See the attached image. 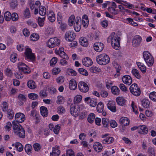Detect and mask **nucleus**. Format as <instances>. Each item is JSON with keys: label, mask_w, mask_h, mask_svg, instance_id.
Masks as SVG:
<instances>
[{"label": "nucleus", "mask_w": 156, "mask_h": 156, "mask_svg": "<svg viewBox=\"0 0 156 156\" xmlns=\"http://www.w3.org/2000/svg\"><path fill=\"white\" fill-rule=\"evenodd\" d=\"M11 14L10 12H6L4 14V18L5 20L7 21H10L11 19Z\"/></svg>", "instance_id": "nucleus-47"}, {"label": "nucleus", "mask_w": 156, "mask_h": 156, "mask_svg": "<svg viewBox=\"0 0 156 156\" xmlns=\"http://www.w3.org/2000/svg\"><path fill=\"white\" fill-rule=\"evenodd\" d=\"M110 126L113 128H115L117 126V123L114 120H110Z\"/></svg>", "instance_id": "nucleus-61"}, {"label": "nucleus", "mask_w": 156, "mask_h": 156, "mask_svg": "<svg viewBox=\"0 0 156 156\" xmlns=\"http://www.w3.org/2000/svg\"><path fill=\"white\" fill-rule=\"evenodd\" d=\"M119 122L121 124L124 126H126L129 125V121L127 117H122L120 119Z\"/></svg>", "instance_id": "nucleus-22"}, {"label": "nucleus", "mask_w": 156, "mask_h": 156, "mask_svg": "<svg viewBox=\"0 0 156 156\" xmlns=\"http://www.w3.org/2000/svg\"><path fill=\"white\" fill-rule=\"evenodd\" d=\"M94 150L97 152L101 151L102 148V145L100 143L96 142L94 143L93 145Z\"/></svg>", "instance_id": "nucleus-23"}, {"label": "nucleus", "mask_w": 156, "mask_h": 156, "mask_svg": "<svg viewBox=\"0 0 156 156\" xmlns=\"http://www.w3.org/2000/svg\"><path fill=\"white\" fill-rule=\"evenodd\" d=\"M78 87L80 90L82 92L86 93L89 90V87L87 84L83 81L80 82Z\"/></svg>", "instance_id": "nucleus-8"}, {"label": "nucleus", "mask_w": 156, "mask_h": 156, "mask_svg": "<svg viewBox=\"0 0 156 156\" xmlns=\"http://www.w3.org/2000/svg\"><path fill=\"white\" fill-rule=\"evenodd\" d=\"M129 90L131 93L135 96H138L140 94V89L136 83L132 84L130 87Z\"/></svg>", "instance_id": "nucleus-6"}, {"label": "nucleus", "mask_w": 156, "mask_h": 156, "mask_svg": "<svg viewBox=\"0 0 156 156\" xmlns=\"http://www.w3.org/2000/svg\"><path fill=\"white\" fill-rule=\"evenodd\" d=\"M124 2L125 3L122 4V5L127 8L131 9H133L134 8L135 6L133 5L130 4L126 1Z\"/></svg>", "instance_id": "nucleus-49"}, {"label": "nucleus", "mask_w": 156, "mask_h": 156, "mask_svg": "<svg viewBox=\"0 0 156 156\" xmlns=\"http://www.w3.org/2000/svg\"><path fill=\"white\" fill-rule=\"evenodd\" d=\"M40 111L41 115L44 117L48 115V110L44 106H41L40 108Z\"/></svg>", "instance_id": "nucleus-28"}, {"label": "nucleus", "mask_w": 156, "mask_h": 156, "mask_svg": "<svg viewBox=\"0 0 156 156\" xmlns=\"http://www.w3.org/2000/svg\"><path fill=\"white\" fill-rule=\"evenodd\" d=\"M82 97L80 95H78L75 97L74 101L75 103H78L80 102L82 100Z\"/></svg>", "instance_id": "nucleus-62"}, {"label": "nucleus", "mask_w": 156, "mask_h": 156, "mask_svg": "<svg viewBox=\"0 0 156 156\" xmlns=\"http://www.w3.org/2000/svg\"><path fill=\"white\" fill-rule=\"evenodd\" d=\"M80 41L81 45L84 47H86L88 45L87 40L84 37H82L80 38Z\"/></svg>", "instance_id": "nucleus-29"}, {"label": "nucleus", "mask_w": 156, "mask_h": 156, "mask_svg": "<svg viewBox=\"0 0 156 156\" xmlns=\"http://www.w3.org/2000/svg\"><path fill=\"white\" fill-rule=\"evenodd\" d=\"M108 108L112 112H115L116 111L115 103L112 101H109L107 104Z\"/></svg>", "instance_id": "nucleus-16"}, {"label": "nucleus", "mask_w": 156, "mask_h": 156, "mask_svg": "<svg viewBox=\"0 0 156 156\" xmlns=\"http://www.w3.org/2000/svg\"><path fill=\"white\" fill-rule=\"evenodd\" d=\"M94 49L98 52L101 51L104 48V45L101 42H96L94 45Z\"/></svg>", "instance_id": "nucleus-13"}, {"label": "nucleus", "mask_w": 156, "mask_h": 156, "mask_svg": "<svg viewBox=\"0 0 156 156\" xmlns=\"http://www.w3.org/2000/svg\"><path fill=\"white\" fill-rule=\"evenodd\" d=\"M64 100L63 98L61 96H59L58 97V100L57 101V103L58 104H62L64 103Z\"/></svg>", "instance_id": "nucleus-60"}, {"label": "nucleus", "mask_w": 156, "mask_h": 156, "mask_svg": "<svg viewBox=\"0 0 156 156\" xmlns=\"http://www.w3.org/2000/svg\"><path fill=\"white\" fill-rule=\"evenodd\" d=\"M18 98L19 101V105H23V102H25L26 101V96L24 94H20L18 96Z\"/></svg>", "instance_id": "nucleus-24"}, {"label": "nucleus", "mask_w": 156, "mask_h": 156, "mask_svg": "<svg viewBox=\"0 0 156 156\" xmlns=\"http://www.w3.org/2000/svg\"><path fill=\"white\" fill-rule=\"evenodd\" d=\"M90 71L93 73L99 72L101 71V69L96 66H92L90 69Z\"/></svg>", "instance_id": "nucleus-55"}, {"label": "nucleus", "mask_w": 156, "mask_h": 156, "mask_svg": "<svg viewBox=\"0 0 156 156\" xmlns=\"http://www.w3.org/2000/svg\"><path fill=\"white\" fill-rule=\"evenodd\" d=\"M48 20L51 22H54L55 20V14L54 12L52 11L50 12L48 15Z\"/></svg>", "instance_id": "nucleus-27"}, {"label": "nucleus", "mask_w": 156, "mask_h": 156, "mask_svg": "<svg viewBox=\"0 0 156 156\" xmlns=\"http://www.w3.org/2000/svg\"><path fill=\"white\" fill-rule=\"evenodd\" d=\"M142 38L139 35H136L133 38L132 40V45L134 47L139 46L141 42Z\"/></svg>", "instance_id": "nucleus-9"}, {"label": "nucleus", "mask_w": 156, "mask_h": 156, "mask_svg": "<svg viewBox=\"0 0 156 156\" xmlns=\"http://www.w3.org/2000/svg\"><path fill=\"white\" fill-rule=\"evenodd\" d=\"M110 61L108 55L105 54L100 55L96 57L97 62L100 65H105L108 63Z\"/></svg>", "instance_id": "nucleus-3"}, {"label": "nucleus", "mask_w": 156, "mask_h": 156, "mask_svg": "<svg viewBox=\"0 0 156 156\" xmlns=\"http://www.w3.org/2000/svg\"><path fill=\"white\" fill-rule=\"evenodd\" d=\"M77 84L75 80L72 79L69 81V88L71 90H75L77 88Z\"/></svg>", "instance_id": "nucleus-20"}, {"label": "nucleus", "mask_w": 156, "mask_h": 156, "mask_svg": "<svg viewBox=\"0 0 156 156\" xmlns=\"http://www.w3.org/2000/svg\"><path fill=\"white\" fill-rule=\"evenodd\" d=\"M111 91L112 93L116 95H118L120 93V90L116 86H113L112 87Z\"/></svg>", "instance_id": "nucleus-33"}, {"label": "nucleus", "mask_w": 156, "mask_h": 156, "mask_svg": "<svg viewBox=\"0 0 156 156\" xmlns=\"http://www.w3.org/2000/svg\"><path fill=\"white\" fill-rule=\"evenodd\" d=\"M20 68V70L23 72L24 73L26 74L29 73L30 72L29 67L27 66L26 65V66H23V68Z\"/></svg>", "instance_id": "nucleus-42"}, {"label": "nucleus", "mask_w": 156, "mask_h": 156, "mask_svg": "<svg viewBox=\"0 0 156 156\" xmlns=\"http://www.w3.org/2000/svg\"><path fill=\"white\" fill-rule=\"evenodd\" d=\"M17 54L16 53L11 54L10 56L11 61L13 62H15L17 58Z\"/></svg>", "instance_id": "nucleus-56"}, {"label": "nucleus", "mask_w": 156, "mask_h": 156, "mask_svg": "<svg viewBox=\"0 0 156 156\" xmlns=\"http://www.w3.org/2000/svg\"><path fill=\"white\" fill-rule=\"evenodd\" d=\"M143 56L145 61L149 66H152L154 63V58L150 53L148 51H144Z\"/></svg>", "instance_id": "nucleus-4"}, {"label": "nucleus", "mask_w": 156, "mask_h": 156, "mask_svg": "<svg viewBox=\"0 0 156 156\" xmlns=\"http://www.w3.org/2000/svg\"><path fill=\"white\" fill-rule=\"evenodd\" d=\"M15 146L17 150L19 152L22 151L23 148V145L19 142L16 143L15 144Z\"/></svg>", "instance_id": "nucleus-41"}, {"label": "nucleus", "mask_w": 156, "mask_h": 156, "mask_svg": "<svg viewBox=\"0 0 156 156\" xmlns=\"http://www.w3.org/2000/svg\"><path fill=\"white\" fill-rule=\"evenodd\" d=\"M83 64L85 66L88 67L91 66L93 64L92 60L88 57H86L82 60Z\"/></svg>", "instance_id": "nucleus-17"}, {"label": "nucleus", "mask_w": 156, "mask_h": 156, "mask_svg": "<svg viewBox=\"0 0 156 156\" xmlns=\"http://www.w3.org/2000/svg\"><path fill=\"white\" fill-rule=\"evenodd\" d=\"M23 14V17L25 19H28L31 17V14L29 9L28 8H26L24 10Z\"/></svg>", "instance_id": "nucleus-26"}, {"label": "nucleus", "mask_w": 156, "mask_h": 156, "mask_svg": "<svg viewBox=\"0 0 156 156\" xmlns=\"http://www.w3.org/2000/svg\"><path fill=\"white\" fill-rule=\"evenodd\" d=\"M78 72L81 74L87 76L88 75V72L85 69L80 68L78 69Z\"/></svg>", "instance_id": "nucleus-51"}, {"label": "nucleus", "mask_w": 156, "mask_h": 156, "mask_svg": "<svg viewBox=\"0 0 156 156\" xmlns=\"http://www.w3.org/2000/svg\"><path fill=\"white\" fill-rule=\"evenodd\" d=\"M149 98L151 100L156 101V92H153L151 93L149 95Z\"/></svg>", "instance_id": "nucleus-53"}, {"label": "nucleus", "mask_w": 156, "mask_h": 156, "mask_svg": "<svg viewBox=\"0 0 156 156\" xmlns=\"http://www.w3.org/2000/svg\"><path fill=\"white\" fill-rule=\"evenodd\" d=\"M148 129L144 125L140 126L138 127V132L139 133L145 134L147 133Z\"/></svg>", "instance_id": "nucleus-18"}, {"label": "nucleus", "mask_w": 156, "mask_h": 156, "mask_svg": "<svg viewBox=\"0 0 156 156\" xmlns=\"http://www.w3.org/2000/svg\"><path fill=\"white\" fill-rule=\"evenodd\" d=\"M82 25L83 27H86L88 25L89 20L87 16L84 15L82 18Z\"/></svg>", "instance_id": "nucleus-21"}, {"label": "nucleus", "mask_w": 156, "mask_h": 156, "mask_svg": "<svg viewBox=\"0 0 156 156\" xmlns=\"http://www.w3.org/2000/svg\"><path fill=\"white\" fill-rule=\"evenodd\" d=\"M102 122L104 126L107 127L109 126L110 121L108 118H103L102 119Z\"/></svg>", "instance_id": "nucleus-36"}, {"label": "nucleus", "mask_w": 156, "mask_h": 156, "mask_svg": "<svg viewBox=\"0 0 156 156\" xmlns=\"http://www.w3.org/2000/svg\"><path fill=\"white\" fill-rule=\"evenodd\" d=\"M116 101L119 105L121 106L124 105L126 102L125 99L122 97H117L116 99Z\"/></svg>", "instance_id": "nucleus-25"}, {"label": "nucleus", "mask_w": 156, "mask_h": 156, "mask_svg": "<svg viewBox=\"0 0 156 156\" xmlns=\"http://www.w3.org/2000/svg\"><path fill=\"white\" fill-rule=\"evenodd\" d=\"M60 41L56 37L50 38L47 43V46L50 48H52L60 44Z\"/></svg>", "instance_id": "nucleus-5"}, {"label": "nucleus", "mask_w": 156, "mask_h": 156, "mask_svg": "<svg viewBox=\"0 0 156 156\" xmlns=\"http://www.w3.org/2000/svg\"><path fill=\"white\" fill-rule=\"evenodd\" d=\"M27 85L29 88L32 89H34L36 87L35 82L32 80H30L28 81Z\"/></svg>", "instance_id": "nucleus-37"}, {"label": "nucleus", "mask_w": 156, "mask_h": 156, "mask_svg": "<svg viewBox=\"0 0 156 156\" xmlns=\"http://www.w3.org/2000/svg\"><path fill=\"white\" fill-rule=\"evenodd\" d=\"M114 140L113 137H107L102 140V143L105 144H109L112 143Z\"/></svg>", "instance_id": "nucleus-32"}, {"label": "nucleus", "mask_w": 156, "mask_h": 156, "mask_svg": "<svg viewBox=\"0 0 156 156\" xmlns=\"http://www.w3.org/2000/svg\"><path fill=\"white\" fill-rule=\"evenodd\" d=\"M95 117V115L94 113L90 114L88 115L87 119L88 122L90 123H92L94 122Z\"/></svg>", "instance_id": "nucleus-38"}, {"label": "nucleus", "mask_w": 156, "mask_h": 156, "mask_svg": "<svg viewBox=\"0 0 156 156\" xmlns=\"http://www.w3.org/2000/svg\"><path fill=\"white\" fill-rule=\"evenodd\" d=\"M58 58L56 57H53L50 62V65L51 66H54L57 62Z\"/></svg>", "instance_id": "nucleus-58"}, {"label": "nucleus", "mask_w": 156, "mask_h": 156, "mask_svg": "<svg viewBox=\"0 0 156 156\" xmlns=\"http://www.w3.org/2000/svg\"><path fill=\"white\" fill-rule=\"evenodd\" d=\"M25 150L28 154H30L32 153V147L31 145L30 144H27L24 148Z\"/></svg>", "instance_id": "nucleus-31"}, {"label": "nucleus", "mask_w": 156, "mask_h": 156, "mask_svg": "<svg viewBox=\"0 0 156 156\" xmlns=\"http://www.w3.org/2000/svg\"><path fill=\"white\" fill-rule=\"evenodd\" d=\"M8 117L9 119H11L14 116V113L13 111L9 109L7 111Z\"/></svg>", "instance_id": "nucleus-57"}, {"label": "nucleus", "mask_w": 156, "mask_h": 156, "mask_svg": "<svg viewBox=\"0 0 156 156\" xmlns=\"http://www.w3.org/2000/svg\"><path fill=\"white\" fill-rule=\"evenodd\" d=\"M123 82L128 85H130L132 82V80L130 76L128 75L124 76L122 78Z\"/></svg>", "instance_id": "nucleus-14"}, {"label": "nucleus", "mask_w": 156, "mask_h": 156, "mask_svg": "<svg viewBox=\"0 0 156 156\" xmlns=\"http://www.w3.org/2000/svg\"><path fill=\"white\" fill-rule=\"evenodd\" d=\"M97 103V101L96 99L92 98L89 102L90 105L92 107H95Z\"/></svg>", "instance_id": "nucleus-54"}, {"label": "nucleus", "mask_w": 156, "mask_h": 156, "mask_svg": "<svg viewBox=\"0 0 156 156\" xmlns=\"http://www.w3.org/2000/svg\"><path fill=\"white\" fill-rule=\"evenodd\" d=\"M113 66L116 69L117 73H119L121 69V67L117 62H114L113 63Z\"/></svg>", "instance_id": "nucleus-63"}, {"label": "nucleus", "mask_w": 156, "mask_h": 156, "mask_svg": "<svg viewBox=\"0 0 156 156\" xmlns=\"http://www.w3.org/2000/svg\"><path fill=\"white\" fill-rule=\"evenodd\" d=\"M76 36L75 34L72 31L67 32L65 35V38L66 40L69 42L73 41Z\"/></svg>", "instance_id": "nucleus-7"}, {"label": "nucleus", "mask_w": 156, "mask_h": 156, "mask_svg": "<svg viewBox=\"0 0 156 156\" xmlns=\"http://www.w3.org/2000/svg\"><path fill=\"white\" fill-rule=\"evenodd\" d=\"M46 8L44 6H41L40 7L39 12L40 15L44 16L46 14Z\"/></svg>", "instance_id": "nucleus-39"}, {"label": "nucleus", "mask_w": 156, "mask_h": 156, "mask_svg": "<svg viewBox=\"0 0 156 156\" xmlns=\"http://www.w3.org/2000/svg\"><path fill=\"white\" fill-rule=\"evenodd\" d=\"M59 149V146L53 147L52 152L50 154V156L52 155V156H59L60 153V151Z\"/></svg>", "instance_id": "nucleus-19"}, {"label": "nucleus", "mask_w": 156, "mask_h": 156, "mask_svg": "<svg viewBox=\"0 0 156 156\" xmlns=\"http://www.w3.org/2000/svg\"><path fill=\"white\" fill-rule=\"evenodd\" d=\"M133 75L137 78L140 79L141 76L140 75L139 72L136 69H133L132 70Z\"/></svg>", "instance_id": "nucleus-46"}, {"label": "nucleus", "mask_w": 156, "mask_h": 156, "mask_svg": "<svg viewBox=\"0 0 156 156\" xmlns=\"http://www.w3.org/2000/svg\"><path fill=\"white\" fill-rule=\"evenodd\" d=\"M66 156H74L73 151L71 149L67 150L66 151Z\"/></svg>", "instance_id": "nucleus-64"}, {"label": "nucleus", "mask_w": 156, "mask_h": 156, "mask_svg": "<svg viewBox=\"0 0 156 156\" xmlns=\"http://www.w3.org/2000/svg\"><path fill=\"white\" fill-rule=\"evenodd\" d=\"M10 5L13 9L16 8L17 6V3L16 0H12L10 3Z\"/></svg>", "instance_id": "nucleus-50"}, {"label": "nucleus", "mask_w": 156, "mask_h": 156, "mask_svg": "<svg viewBox=\"0 0 156 156\" xmlns=\"http://www.w3.org/2000/svg\"><path fill=\"white\" fill-rule=\"evenodd\" d=\"M108 10L112 14L114 15H116L118 13V10L113 7H109L108 8Z\"/></svg>", "instance_id": "nucleus-48"}, {"label": "nucleus", "mask_w": 156, "mask_h": 156, "mask_svg": "<svg viewBox=\"0 0 156 156\" xmlns=\"http://www.w3.org/2000/svg\"><path fill=\"white\" fill-rule=\"evenodd\" d=\"M28 97L29 98L34 100L37 99L38 98V96L36 94L31 93L28 94Z\"/></svg>", "instance_id": "nucleus-44"}, {"label": "nucleus", "mask_w": 156, "mask_h": 156, "mask_svg": "<svg viewBox=\"0 0 156 156\" xmlns=\"http://www.w3.org/2000/svg\"><path fill=\"white\" fill-rule=\"evenodd\" d=\"M12 20L13 21H16L18 19V16L17 13L14 12L11 14Z\"/></svg>", "instance_id": "nucleus-59"}, {"label": "nucleus", "mask_w": 156, "mask_h": 156, "mask_svg": "<svg viewBox=\"0 0 156 156\" xmlns=\"http://www.w3.org/2000/svg\"><path fill=\"white\" fill-rule=\"evenodd\" d=\"M71 114L75 117L77 116L80 113V110L78 109V106L71 105L70 108Z\"/></svg>", "instance_id": "nucleus-12"}, {"label": "nucleus", "mask_w": 156, "mask_h": 156, "mask_svg": "<svg viewBox=\"0 0 156 156\" xmlns=\"http://www.w3.org/2000/svg\"><path fill=\"white\" fill-rule=\"evenodd\" d=\"M39 39V35L36 34H32L30 37V40L33 41H36Z\"/></svg>", "instance_id": "nucleus-43"}, {"label": "nucleus", "mask_w": 156, "mask_h": 156, "mask_svg": "<svg viewBox=\"0 0 156 156\" xmlns=\"http://www.w3.org/2000/svg\"><path fill=\"white\" fill-rule=\"evenodd\" d=\"M141 104L143 107L148 108L149 107L150 103L148 99H144L142 101Z\"/></svg>", "instance_id": "nucleus-30"}, {"label": "nucleus", "mask_w": 156, "mask_h": 156, "mask_svg": "<svg viewBox=\"0 0 156 156\" xmlns=\"http://www.w3.org/2000/svg\"><path fill=\"white\" fill-rule=\"evenodd\" d=\"M15 118L16 119L15 121L19 123L22 122L25 120V115L20 112L17 113L15 115Z\"/></svg>", "instance_id": "nucleus-10"}, {"label": "nucleus", "mask_w": 156, "mask_h": 156, "mask_svg": "<svg viewBox=\"0 0 156 156\" xmlns=\"http://www.w3.org/2000/svg\"><path fill=\"white\" fill-rule=\"evenodd\" d=\"M75 16L74 15H71L69 17L68 23L70 26H72L75 20Z\"/></svg>", "instance_id": "nucleus-45"}, {"label": "nucleus", "mask_w": 156, "mask_h": 156, "mask_svg": "<svg viewBox=\"0 0 156 156\" xmlns=\"http://www.w3.org/2000/svg\"><path fill=\"white\" fill-rule=\"evenodd\" d=\"M137 65L139 68L143 73H144L146 72V67L142 63L140 62H137Z\"/></svg>", "instance_id": "nucleus-35"}, {"label": "nucleus", "mask_w": 156, "mask_h": 156, "mask_svg": "<svg viewBox=\"0 0 156 156\" xmlns=\"http://www.w3.org/2000/svg\"><path fill=\"white\" fill-rule=\"evenodd\" d=\"M12 123V128L16 135L19 136H25V131L21 125L15 121H13Z\"/></svg>", "instance_id": "nucleus-2"}, {"label": "nucleus", "mask_w": 156, "mask_h": 156, "mask_svg": "<svg viewBox=\"0 0 156 156\" xmlns=\"http://www.w3.org/2000/svg\"><path fill=\"white\" fill-rule=\"evenodd\" d=\"M104 105L101 102H99L97 105V110L98 112L100 113L103 111Z\"/></svg>", "instance_id": "nucleus-34"}, {"label": "nucleus", "mask_w": 156, "mask_h": 156, "mask_svg": "<svg viewBox=\"0 0 156 156\" xmlns=\"http://www.w3.org/2000/svg\"><path fill=\"white\" fill-rule=\"evenodd\" d=\"M26 58L31 60H33L35 58L34 54L32 52L31 49L29 48H27L26 49L25 52Z\"/></svg>", "instance_id": "nucleus-11"}, {"label": "nucleus", "mask_w": 156, "mask_h": 156, "mask_svg": "<svg viewBox=\"0 0 156 156\" xmlns=\"http://www.w3.org/2000/svg\"><path fill=\"white\" fill-rule=\"evenodd\" d=\"M45 18L43 17L42 18L39 17L37 20V22L40 27H42L44 25Z\"/></svg>", "instance_id": "nucleus-40"}, {"label": "nucleus", "mask_w": 156, "mask_h": 156, "mask_svg": "<svg viewBox=\"0 0 156 156\" xmlns=\"http://www.w3.org/2000/svg\"><path fill=\"white\" fill-rule=\"evenodd\" d=\"M33 147L34 150L36 151H39L41 148V146L38 143H35L34 144Z\"/></svg>", "instance_id": "nucleus-52"}, {"label": "nucleus", "mask_w": 156, "mask_h": 156, "mask_svg": "<svg viewBox=\"0 0 156 156\" xmlns=\"http://www.w3.org/2000/svg\"><path fill=\"white\" fill-rule=\"evenodd\" d=\"M119 37L115 32H112L108 37V42L111 43L112 47L116 50H118L120 47Z\"/></svg>", "instance_id": "nucleus-1"}, {"label": "nucleus", "mask_w": 156, "mask_h": 156, "mask_svg": "<svg viewBox=\"0 0 156 156\" xmlns=\"http://www.w3.org/2000/svg\"><path fill=\"white\" fill-rule=\"evenodd\" d=\"M81 25V22L80 19H76L74 24V28L76 32H79L80 30Z\"/></svg>", "instance_id": "nucleus-15"}]
</instances>
